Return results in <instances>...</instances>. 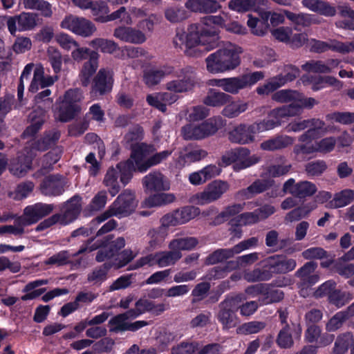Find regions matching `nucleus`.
I'll use <instances>...</instances> for the list:
<instances>
[{
    "instance_id": "nucleus-4",
    "label": "nucleus",
    "mask_w": 354,
    "mask_h": 354,
    "mask_svg": "<svg viewBox=\"0 0 354 354\" xmlns=\"http://www.w3.org/2000/svg\"><path fill=\"white\" fill-rule=\"evenodd\" d=\"M137 206L135 193L129 189L123 191L102 214L95 217L91 222L97 225L112 216L122 218L131 214Z\"/></svg>"
},
{
    "instance_id": "nucleus-35",
    "label": "nucleus",
    "mask_w": 354,
    "mask_h": 354,
    "mask_svg": "<svg viewBox=\"0 0 354 354\" xmlns=\"http://www.w3.org/2000/svg\"><path fill=\"white\" fill-rule=\"evenodd\" d=\"M143 138V129L139 125H136L131 128L129 132L125 135L124 140L125 145L131 148L133 154L135 149L138 147L147 145L143 142H140Z\"/></svg>"
},
{
    "instance_id": "nucleus-5",
    "label": "nucleus",
    "mask_w": 354,
    "mask_h": 354,
    "mask_svg": "<svg viewBox=\"0 0 354 354\" xmlns=\"http://www.w3.org/2000/svg\"><path fill=\"white\" fill-rule=\"evenodd\" d=\"M81 197L74 196L62 205L61 213L55 214L41 222L36 227L37 231H41L55 224L66 225L74 221L82 210Z\"/></svg>"
},
{
    "instance_id": "nucleus-7",
    "label": "nucleus",
    "mask_w": 354,
    "mask_h": 354,
    "mask_svg": "<svg viewBox=\"0 0 354 354\" xmlns=\"http://www.w3.org/2000/svg\"><path fill=\"white\" fill-rule=\"evenodd\" d=\"M153 151L154 148L149 145H142L135 149V151L133 154H131L129 158L132 159V162L134 163L136 167V171L145 172L151 167L160 163L171 154V151L165 150L156 153L146 159V156Z\"/></svg>"
},
{
    "instance_id": "nucleus-47",
    "label": "nucleus",
    "mask_w": 354,
    "mask_h": 354,
    "mask_svg": "<svg viewBox=\"0 0 354 354\" xmlns=\"http://www.w3.org/2000/svg\"><path fill=\"white\" fill-rule=\"evenodd\" d=\"M353 342V337L351 333L339 335L335 342L333 354H346Z\"/></svg>"
},
{
    "instance_id": "nucleus-19",
    "label": "nucleus",
    "mask_w": 354,
    "mask_h": 354,
    "mask_svg": "<svg viewBox=\"0 0 354 354\" xmlns=\"http://www.w3.org/2000/svg\"><path fill=\"white\" fill-rule=\"evenodd\" d=\"M317 191L316 185L308 180H301L295 183L294 178H289L283 185V192L288 193L299 198L312 196Z\"/></svg>"
},
{
    "instance_id": "nucleus-21",
    "label": "nucleus",
    "mask_w": 354,
    "mask_h": 354,
    "mask_svg": "<svg viewBox=\"0 0 354 354\" xmlns=\"http://www.w3.org/2000/svg\"><path fill=\"white\" fill-rule=\"evenodd\" d=\"M53 204H47L43 203H37L32 205L27 206L24 214L21 216L19 220L23 224L30 225L37 223L42 218L49 215L54 209Z\"/></svg>"
},
{
    "instance_id": "nucleus-9",
    "label": "nucleus",
    "mask_w": 354,
    "mask_h": 354,
    "mask_svg": "<svg viewBox=\"0 0 354 354\" xmlns=\"http://www.w3.org/2000/svg\"><path fill=\"white\" fill-rule=\"evenodd\" d=\"M246 299L243 294L234 297H227L218 305V312L216 317L222 324L223 329H229L236 324V311L239 309V304Z\"/></svg>"
},
{
    "instance_id": "nucleus-51",
    "label": "nucleus",
    "mask_w": 354,
    "mask_h": 354,
    "mask_svg": "<svg viewBox=\"0 0 354 354\" xmlns=\"http://www.w3.org/2000/svg\"><path fill=\"white\" fill-rule=\"evenodd\" d=\"M284 14L288 19H289L296 26L302 28L310 26L316 21L313 20L312 16L308 14L299 13L296 14L290 11L285 10Z\"/></svg>"
},
{
    "instance_id": "nucleus-45",
    "label": "nucleus",
    "mask_w": 354,
    "mask_h": 354,
    "mask_svg": "<svg viewBox=\"0 0 354 354\" xmlns=\"http://www.w3.org/2000/svg\"><path fill=\"white\" fill-rule=\"evenodd\" d=\"M89 45L97 50H100L104 53L108 54H113L120 49V47L114 41L103 38L94 39L89 42Z\"/></svg>"
},
{
    "instance_id": "nucleus-20",
    "label": "nucleus",
    "mask_w": 354,
    "mask_h": 354,
    "mask_svg": "<svg viewBox=\"0 0 354 354\" xmlns=\"http://www.w3.org/2000/svg\"><path fill=\"white\" fill-rule=\"evenodd\" d=\"M68 187V182L62 175H49L46 176L40 184L42 194L46 196H58L62 195L65 188Z\"/></svg>"
},
{
    "instance_id": "nucleus-40",
    "label": "nucleus",
    "mask_w": 354,
    "mask_h": 354,
    "mask_svg": "<svg viewBox=\"0 0 354 354\" xmlns=\"http://www.w3.org/2000/svg\"><path fill=\"white\" fill-rule=\"evenodd\" d=\"M354 201V190L344 189L334 195L329 205L332 208H339L351 204Z\"/></svg>"
},
{
    "instance_id": "nucleus-17",
    "label": "nucleus",
    "mask_w": 354,
    "mask_h": 354,
    "mask_svg": "<svg viewBox=\"0 0 354 354\" xmlns=\"http://www.w3.org/2000/svg\"><path fill=\"white\" fill-rule=\"evenodd\" d=\"M286 75H279L272 77L267 83L257 88V93L259 95H268L276 91L278 88L283 86L288 82L294 80L299 75V70L292 66L286 65L284 67Z\"/></svg>"
},
{
    "instance_id": "nucleus-30",
    "label": "nucleus",
    "mask_w": 354,
    "mask_h": 354,
    "mask_svg": "<svg viewBox=\"0 0 354 354\" xmlns=\"http://www.w3.org/2000/svg\"><path fill=\"white\" fill-rule=\"evenodd\" d=\"M31 155L21 153L11 161L10 172L18 177L24 176L31 169L32 161Z\"/></svg>"
},
{
    "instance_id": "nucleus-46",
    "label": "nucleus",
    "mask_w": 354,
    "mask_h": 354,
    "mask_svg": "<svg viewBox=\"0 0 354 354\" xmlns=\"http://www.w3.org/2000/svg\"><path fill=\"white\" fill-rule=\"evenodd\" d=\"M181 252L170 250L158 252V266L160 268L174 265L182 258Z\"/></svg>"
},
{
    "instance_id": "nucleus-41",
    "label": "nucleus",
    "mask_w": 354,
    "mask_h": 354,
    "mask_svg": "<svg viewBox=\"0 0 354 354\" xmlns=\"http://www.w3.org/2000/svg\"><path fill=\"white\" fill-rule=\"evenodd\" d=\"M111 263L105 262L94 268L87 275V281L93 285H100L107 278L108 272L111 268Z\"/></svg>"
},
{
    "instance_id": "nucleus-60",
    "label": "nucleus",
    "mask_w": 354,
    "mask_h": 354,
    "mask_svg": "<svg viewBox=\"0 0 354 354\" xmlns=\"http://www.w3.org/2000/svg\"><path fill=\"white\" fill-rule=\"evenodd\" d=\"M259 259V254L258 252H252L240 256L235 261H230V266L236 270L239 268L250 266Z\"/></svg>"
},
{
    "instance_id": "nucleus-50",
    "label": "nucleus",
    "mask_w": 354,
    "mask_h": 354,
    "mask_svg": "<svg viewBox=\"0 0 354 354\" xmlns=\"http://www.w3.org/2000/svg\"><path fill=\"white\" fill-rule=\"evenodd\" d=\"M18 28L20 31L30 30L37 26V15L33 12H23L17 15Z\"/></svg>"
},
{
    "instance_id": "nucleus-12",
    "label": "nucleus",
    "mask_w": 354,
    "mask_h": 354,
    "mask_svg": "<svg viewBox=\"0 0 354 354\" xmlns=\"http://www.w3.org/2000/svg\"><path fill=\"white\" fill-rule=\"evenodd\" d=\"M264 73L262 71H256L245 73L237 77L225 78L223 91L225 93L236 95L242 89L250 87L257 82L263 80Z\"/></svg>"
},
{
    "instance_id": "nucleus-61",
    "label": "nucleus",
    "mask_w": 354,
    "mask_h": 354,
    "mask_svg": "<svg viewBox=\"0 0 354 354\" xmlns=\"http://www.w3.org/2000/svg\"><path fill=\"white\" fill-rule=\"evenodd\" d=\"M180 225L185 224L200 214V209L195 206H185L176 210Z\"/></svg>"
},
{
    "instance_id": "nucleus-11",
    "label": "nucleus",
    "mask_w": 354,
    "mask_h": 354,
    "mask_svg": "<svg viewBox=\"0 0 354 354\" xmlns=\"http://www.w3.org/2000/svg\"><path fill=\"white\" fill-rule=\"evenodd\" d=\"M177 80L167 82L165 88L178 95L191 91L198 83L195 70L191 66H186L176 73Z\"/></svg>"
},
{
    "instance_id": "nucleus-10",
    "label": "nucleus",
    "mask_w": 354,
    "mask_h": 354,
    "mask_svg": "<svg viewBox=\"0 0 354 354\" xmlns=\"http://www.w3.org/2000/svg\"><path fill=\"white\" fill-rule=\"evenodd\" d=\"M230 189L227 182L216 180L209 183L203 191L192 195L189 203L197 205H205L220 199Z\"/></svg>"
},
{
    "instance_id": "nucleus-28",
    "label": "nucleus",
    "mask_w": 354,
    "mask_h": 354,
    "mask_svg": "<svg viewBox=\"0 0 354 354\" xmlns=\"http://www.w3.org/2000/svg\"><path fill=\"white\" fill-rule=\"evenodd\" d=\"M44 68L41 66L35 67L34 69L33 78L29 88L30 92L35 93L40 88H47L46 87L53 85L54 82L58 80L57 75L54 77H44Z\"/></svg>"
},
{
    "instance_id": "nucleus-53",
    "label": "nucleus",
    "mask_w": 354,
    "mask_h": 354,
    "mask_svg": "<svg viewBox=\"0 0 354 354\" xmlns=\"http://www.w3.org/2000/svg\"><path fill=\"white\" fill-rule=\"evenodd\" d=\"M265 243L273 252H277L282 250L286 245L287 241L286 239L280 240L279 232L275 230H272L266 234Z\"/></svg>"
},
{
    "instance_id": "nucleus-55",
    "label": "nucleus",
    "mask_w": 354,
    "mask_h": 354,
    "mask_svg": "<svg viewBox=\"0 0 354 354\" xmlns=\"http://www.w3.org/2000/svg\"><path fill=\"white\" fill-rule=\"evenodd\" d=\"M277 345L282 348H290L294 344L292 329L289 324L283 326L277 337Z\"/></svg>"
},
{
    "instance_id": "nucleus-33",
    "label": "nucleus",
    "mask_w": 354,
    "mask_h": 354,
    "mask_svg": "<svg viewBox=\"0 0 354 354\" xmlns=\"http://www.w3.org/2000/svg\"><path fill=\"white\" fill-rule=\"evenodd\" d=\"M292 166L283 156L279 157L276 162L266 168V174L272 178H278L289 173Z\"/></svg>"
},
{
    "instance_id": "nucleus-64",
    "label": "nucleus",
    "mask_w": 354,
    "mask_h": 354,
    "mask_svg": "<svg viewBox=\"0 0 354 354\" xmlns=\"http://www.w3.org/2000/svg\"><path fill=\"white\" fill-rule=\"evenodd\" d=\"M340 15L344 19L338 23V26L354 30V10L349 7H342Z\"/></svg>"
},
{
    "instance_id": "nucleus-14",
    "label": "nucleus",
    "mask_w": 354,
    "mask_h": 354,
    "mask_svg": "<svg viewBox=\"0 0 354 354\" xmlns=\"http://www.w3.org/2000/svg\"><path fill=\"white\" fill-rule=\"evenodd\" d=\"M309 49L310 52L315 53H322L331 50L341 54H347L354 52V41L342 42L332 39L327 41L311 39L309 41Z\"/></svg>"
},
{
    "instance_id": "nucleus-38",
    "label": "nucleus",
    "mask_w": 354,
    "mask_h": 354,
    "mask_svg": "<svg viewBox=\"0 0 354 354\" xmlns=\"http://www.w3.org/2000/svg\"><path fill=\"white\" fill-rule=\"evenodd\" d=\"M25 9L40 11L44 17H51L53 15L52 6L45 0H22Z\"/></svg>"
},
{
    "instance_id": "nucleus-62",
    "label": "nucleus",
    "mask_w": 354,
    "mask_h": 354,
    "mask_svg": "<svg viewBox=\"0 0 354 354\" xmlns=\"http://www.w3.org/2000/svg\"><path fill=\"white\" fill-rule=\"evenodd\" d=\"M176 199L175 196L170 193H161L153 194L147 200V204L151 207L161 206L173 203Z\"/></svg>"
},
{
    "instance_id": "nucleus-36",
    "label": "nucleus",
    "mask_w": 354,
    "mask_h": 354,
    "mask_svg": "<svg viewBox=\"0 0 354 354\" xmlns=\"http://www.w3.org/2000/svg\"><path fill=\"white\" fill-rule=\"evenodd\" d=\"M248 109V103L243 100H231L222 110V115L228 118H234L238 117L242 113H244Z\"/></svg>"
},
{
    "instance_id": "nucleus-39",
    "label": "nucleus",
    "mask_w": 354,
    "mask_h": 354,
    "mask_svg": "<svg viewBox=\"0 0 354 354\" xmlns=\"http://www.w3.org/2000/svg\"><path fill=\"white\" fill-rule=\"evenodd\" d=\"M301 4L310 10L321 15L333 16L335 14L334 8L319 0H302Z\"/></svg>"
},
{
    "instance_id": "nucleus-42",
    "label": "nucleus",
    "mask_w": 354,
    "mask_h": 354,
    "mask_svg": "<svg viewBox=\"0 0 354 354\" xmlns=\"http://www.w3.org/2000/svg\"><path fill=\"white\" fill-rule=\"evenodd\" d=\"M165 19L171 24H179L188 18L187 11L183 7L172 6L167 8L164 12Z\"/></svg>"
},
{
    "instance_id": "nucleus-25",
    "label": "nucleus",
    "mask_w": 354,
    "mask_h": 354,
    "mask_svg": "<svg viewBox=\"0 0 354 354\" xmlns=\"http://www.w3.org/2000/svg\"><path fill=\"white\" fill-rule=\"evenodd\" d=\"M173 72L174 68L169 66L146 70L143 73V82L148 87H153Z\"/></svg>"
},
{
    "instance_id": "nucleus-63",
    "label": "nucleus",
    "mask_w": 354,
    "mask_h": 354,
    "mask_svg": "<svg viewBox=\"0 0 354 354\" xmlns=\"http://www.w3.org/2000/svg\"><path fill=\"white\" fill-rule=\"evenodd\" d=\"M353 299V295L348 292H342L335 289L330 295L329 302L337 308H341Z\"/></svg>"
},
{
    "instance_id": "nucleus-16",
    "label": "nucleus",
    "mask_w": 354,
    "mask_h": 354,
    "mask_svg": "<svg viewBox=\"0 0 354 354\" xmlns=\"http://www.w3.org/2000/svg\"><path fill=\"white\" fill-rule=\"evenodd\" d=\"M113 84V70L108 68H100L93 78L90 91L91 97L97 99L99 96L109 93L112 90Z\"/></svg>"
},
{
    "instance_id": "nucleus-56",
    "label": "nucleus",
    "mask_w": 354,
    "mask_h": 354,
    "mask_svg": "<svg viewBox=\"0 0 354 354\" xmlns=\"http://www.w3.org/2000/svg\"><path fill=\"white\" fill-rule=\"evenodd\" d=\"M250 154V151L243 147H238L226 151L222 156V161L225 165L237 162L240 158Z\"/></svg>"
},
{
    "instance_id": "nucleus-49",
    "label": "nucleus",
    "mask_w": 354,
    "mask_h": 354,
    "mask_svg": "<svg viewBox=\"0 0 354 354\" xmlns=\"http://www.w3.org/2000/svg\"><path fill=\"white\" fill-rule=\"evenodd\" d=\"M133 313V312L129 310L124 313L113 317L109 321V324L113 326V328L111 330L114 332L128 330L129 323L126 322V320L135 318Z\"/></svg>"
},
{
    "instance_id": "nucleus-15",
    "label": "nucleus",
    "mask_w": 354,
    "mask_h": 354,
    "mask_svg": "<svg viewBox=\"0 0 354 354\" xmlns=\"http://www.w3.org/2000/svg\"><path fill=\"white\" fill-rule=\"evenodd\" d=\"M60 26L84 37H91L96 31L95 26L91 21L72 15L66 16L60 23Z\"/></svg>"
},
{
    "instance_id": "nucleus-32",
    "label": "nucleus",
    "mask_w": 354,
    "mask_h": 354,
    "mask_svg": "<svg viewBox=\"0 0 354 354\" xmlns=\"http://www.w3.org/2000/svg\"><path fill=\"white\" fill-rule=\"evenodd\" d=\"M317 268V263L314 261L306 263L295 272V276L299 278L305 283L313 285L319 280V275L315 274V270Z\"/></svg>"
},
{
    "instance_id": "nucleus-13",
    "label": "nucleus",
    "mask_w": 354,
    "mask_h": 354,
    "mask_svg": "<svg viewBox=\"0 0 354 354\" xmlns=\"http://www.w3.org/2000/svg\"><path fill=\"white\" fill-rule=\"evenodd\" d=\"M299 108L296 106L283 105L272 109L268 114L269 119L259 121L263 131L272 130L282 124V119L298 116Z\"/></svg>"
},
{
    "instance_id": "nucleus-29",
    "label": "nucleus",
    "mask_w": 354,
    "mask_h": 354,
    "mask_svg": "<svg viewBox=\"0 0 354 354\" xmlns=\"http://www.w3.org/2000/svg\"><path fill=\"white\" fill-rule=\"evenodd\" d=\"M294 138L287 135H279L262 142L260 148L265 151H279L294 143Z\"/></svg>"
},
{
    "instance_id": "nucleus-26",
    "label": "nucleus",
    "mask_w": 354,
    "mask_h": 354,
    "mask_svg": "<svg viewBox=\"0 0 354 354\" xmlns=\"http://www.w3.org/2000/svg\"><path fill=\"white\" fill-rule=\"evenodd\" d=\"M143 185L149 191H166L170 187L167 178L160 172L153 171L145 176L142 179Z\"/></svg>"
},
{
    "instance_id": "nucleus-1",
    "label": "nucleus",
    "mask_w": 354,
    "mask_h": 354,
    "mask_svg": "<svg viewBox=\"0 0 354 354\" xmlns=\"http://www.w3.org/2000/svg\"><path fill=\"white\" fill-rule=\"evenodd\" d=\"M224 19L220 15H208L203 17L198 23L192 24L187 28V33L183 30H177L173 39L176 48H180L189 57H198L201 50L198 46H203L210 50L219 44L218 30L214 26L222 27Z\"/></svg>"
},
{
    "instance_id": "nucleus-6",
    "label": "nucleus",
    "mask_w": 354,
    "mask_h": 354,
    "mask_svg": "<svg viewBox=\"0 0 354 354\" xmlns=\"http://www.w3.org/2000/svg\"><path fill=\"white\" fill-rule=\"evenodd\" d=\"M135 171L134 163L132 162V159L130 158L126 161L119 162L115 167H110L107 170L103 183L108 188L111 196L116 195L120 189L118 181V175L120 174V181L124 185H127L132 178L133 171Z\"/></svg>"
},
{
    "instance_id": "nucleus-3",
    "label": "nucleus",
    "mask_w": 354,
    "mask_h": 354,
    "mask_svg": "<svg viewBox=\"0 0 354 354\" xmlns=\"http://www.w3.org/2000/svg\"><path fill=\"white\" fill-rule=\"evenodd\" d=\"M241 53L240 47L228 42L205 59L207 70L213 74L234 70L241 63Z\"/></svg>"
},
{
    "instance_id": "nucleus-18",
    "label": "nucleus",
    "mask_w": 354,
    "mask_h": 354,
    "mask_svg": "<svg viewBox=\"0 0 354 354\" xmlns=\"http://www.w3.org/2000/svg\"><path fill=\"white\" fill-rule=\"evenodd\" d=\"M263 132L259 122L252 124H240L229 133V140L234 143L246 145L254 141L257 133Z\"/></svg>"
},
{
    "instance_id": "nucleus-34",
    "label": "nucleus",
    "mask_w": 354,
    "mask_h": 354,
    "mask_svg": "<svg viewBox=\"0 0 354 354\" xmlns=\"http://www.w3.org/2000/svg\"><path fill=\"white\" fill-rule=\"evenodd\" d=\"M60 138V131L57 129H51L46 131L44 136L35 142L33 148L39 151H46L55 146Z\"/></svg>"
},
{
    "instance_id": "nucleus-43",
    "label": "nucleus",
    "mask_w": 354,
    "mask_h": 354,
    "mask_svg": "<svg viewBox=\"0 0 354 354\" xmlns=\"http://www.w3.org/2000/svg\"><path fill=\"white\" fill-rule=\"evenodd\" d=\"M198 244V240L194 236L176 238L169 243V248L176 251L191 250Z\"/></svg>"
},
{
    "instance_id": "nucleus-23",
    "label": "nucleus",
    "mask_w": 354,
    "mask_h": 354,
    "mask_svg": "<svg viewBox=\"0 0 354 354\" xmlns=\"http://www.w3.org/2000/svg\"><path fill=\"white\" fill-rule=\"evenodd\" d=\"M225 124L221 116L210 118L201 124H197L198 138L203 140L215 134Z\"/></svg>"
},
{
    "instance_id": "nucleus-52",
    "label": "nucleus",
    "mask_w": 354,
    "mask_h": 354,
    "mask_svg": "<svg viewBox=\"0 0 354 354\" xmlns=\"http://www.w3.org/2000/svg\"><path fill=\"white\" fill-rule=\"evenodd\" d=\"M243 209V205L242 204H233L229 205L225 208L223 211L219 213L213 220L212 225H220L231 216H233Z\"/></svg>"
},
{
    "instance_id": "nucleus-8",
    "label": "nucleus",
    "mask_w": 354,
    "mask_h": 354,
    "mask_svg": "<svg viewBox=\"0 0 354 354\" xmlns=\"http://www.w3.org/2000/svg\"><path fill=\"white\" fill-rule=\"evenodd\" d=\"M51 90L49 88H44L43 91L39 92L35 96V102L39 111V116L37 117V111L32 112L30 118L32 124L24 131V134L27 136H33L41 127L45 122V112L53 106V100L50 97Z\"/></svg>"
},
{
    "instance_id": "nucleus-48",
    "label": "nucleus",
    "mask_w": 354,
    "mask_h": 354,
    "mask_svg": "<svg viewBox=\"0 0 354 354\" xmlns=\"http://www.w3.org/2000/svg\"><path fill=\"white\" fill-rule=\"evenodd\" d=\"M283 292L281 290L272 288L269 284H266L262 297L259 299V302L261 305L279 302L283 299Z\"/></svg>"
},
{
    "instance_id": "nucleus-22",
    "label": "nucleus",
    "mask_w": 354,
    "mask_h": 354,
    "mask_svg": "<svg viewBox=\"0 0 354 354\" xmlns=\"http://www.w3.org/2000/svg\"><path fill=\"white\" fill-rule=\"evenodd\" d=\"M113 36L122 41L133 44H142L147 39V36L137 28L124 26L116 28Z\"/></svg>"
},
{
    "instance_id": "nucleus-2",
    "label": "nucleus",
    "mask_w": 354,
    "mask_h": 354,
    "mask_svg": "<svg viewBox=\"0 0 354 354\" xmlns=\"http://www.w3.org/2000/svg\"><path fill=\"white\" fill-rule=\"evenodd\" d=\"M262 268L245 270L243 278L249 283L268 281L274 274H286L297 266L296 260L281 254H274L261 261Z\"/></svg>"
},
{
    "instance_id": "nucleus-44",
    "label": "nucleus",
    "mask_w": 354,
    "mask_h": 354,
    "mask_svg": "<svg viewBox=\"0 0 354 354\" xmlns=\"http://www.w3.org/2000/svg\"><path fill=\"white\" fill-rule=\"evenodd\" d=\"M120 54L116 57L121 59H136L143 57L149 60L151 58L149 53L141 47L124 46L120 48Z\"/></svg>"
},
{
    "instance_id": "nucleus-54",
    "label": "nucleus",
    "mask_w": 354,
    "mask_h": 354,
    "mask_svg": "<svg viewBox=\"0 0 354 354\" xmlns=\"http://www.w3.org/2000/svg\"><path fill=\"white\" fill-rule=\"evenodd\" d=\"M235 255L233 248L227 249H218L210 254L205 259L207 265H214Z\"/></svg>"
},
{
    "instance_id": "nucleus-31",
    "label": "nucleus",
    "mask_w": 354,
    "mask_h": 354,
    "mask_svg": "<svg viewBox=\"0 0 354 354\" xmlns=\"http://www.w3.org/2000/svg\"><path fill=\"white\" fill-rule=\"evenodd\" d=\"M232 99L233 97L230 95L225 92L210 88L203 102L209 106L221 107L227 104Z\"/></svg>"
},
{
    "instance_id": "nucleus-57",
    "label": "nucleus",
    "mask_w": 354,
    "mask_h": 354,
    "mask_svg": "<svg viewBox=\"0 0 354 354\" xmlns=\"http://www.w3.org/2000/svg\"><path fill=\"white\" fill-rule=\"evenodd\" d=\"M328 165L323 160H316L306 163L304 170L308 176H319L327 169Z\"/></svg>"
},
{
    "instance_id": "nucleus-58",
    "label": "nucleus",
    "mask_w": 354,
    "mask_h": 354,
    "mask_svg": "<svg viewBox=\"0 0 354 354\" xmlns=\"http://www.w3.org/2000/svg\"><path fill=\"white\" fill-rule=\"evenodd\" d=\"M71 262V255L66 250H62L54 254L44 261V264L50 266H64Z\"/></svg>"
},
{
    "instance_id": "nucleus-59",
    "label": "nucleus",
    "mask_w": 354,
    "mask_h": 354,
    "mask_svg": "<svg viewBox=\"0 0 354 354\" xmlns=\"http://www.w3.org/2000/svg\"><path fill=\"white\" fill-rule=\"evenodd\" d=\"M299 97V93L297 91L283 89L275 92L272 95V99L279 103H296Z\"/></svg>"
},
{
    "instance_id": "nucleus-24",
    "label": "nucleus",
    "mask_w": 354,
    "mask_h": 354,
    "mask_svg": "<svg viewBox=\"0 0 354 354\" xmlns=\"http://www.w3.org/2000/svg\"><path fill=\"white\" fill-rule=\"evenodd\" d=\"M272 186L270 180L257 179L247 188L238 191L235 196L238 199L246 200L253 198L254 196L268 190Z\"/></svg>"
},
{
    "instance_id": "nucleus-27",
    "label": "nucleus",
    "mask_w": 354,
    "mask_h": 354,
    "mask_svg": "<svg viewBox=\"0 0 354 354\" xmlns=\"http://www.w3.org/2000/svg\"><path fill=\"white\" fill-rule=\"evenodd\" d=\"M99 57L98 53L91 51L90 59L84 63L79 75L82 86L86 87L90 84L91 77L98 68Z\"/></svg>"
},
{
    "instance_id": "nucleus-37",
    "label": "nucleus",
    "mask_w": 354,
    "mask_h": 354,
    "mask_svg": "<svg viewBox=\"0 0 354 354\" xmlns=\"http://www.w3.org/2000/svg\"><path fill=\"white\" fill-rule=\"evenodd\" d=\"M80 110L79 105H73L62 101L56 112V118L60 122H67L73 119Z\"/></svg>"
}]
</instances>
